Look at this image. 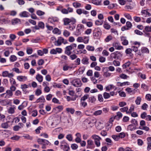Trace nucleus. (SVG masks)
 Masks as SVG:
<instances>
[{"mask_svg": "<svg viewBox=\"0 0 151 151\" xmlns=\"http://www.w3.org/2000/svg\"><path fill=\"white\" fill-rule=\"evenodd\" d=\"M118 93H119V95L121 97H125L126 96V94L124 91H119Z\"/></svg>", "mask_w": 151, "mask_h": 151, "instance_id": "nucleus-46", "label": "nucleus"}, {"mask_svg": "<svg viewBox=\"0 0 151 151\" xmlns=\"http://www.w3.org/2000/svg\"><path fill=\"white\" fill-rule=\"evenodd\" d=\"M89 95L88 94H86L85 95L83 96L81 99V102L82 101H84L86 100L87 99L89 98Z\"/></svg>", "mask_w": 151, "mask_h": 151, "instance_id": "nucleus-32", "label": "nucleus"}, {"mask_svg": "<svg viewBox=\"0 0 151 151\" xmlns=\"http://www.w3.org/2000/svg\"><path fill=\"white\" fill-rule=\"evenodd\" d=\"M147 32H151V28L150 26H146L145 27V30H144Z\"/></svg>", "mask_w": 151, "mask_h": 151, "instance_id": "nucleus-47", "label": "nucleus"}, {"mask_svg": "<svg viewBox=\"0 0 151 151\" xmlns=\"http://www.w3.org/2000/svg\"><path fill=\"white\" fill-rule=\"evenodd\" d=\"M6 93L7 95H8L9 96V97L12 96L13 95L12 92L10 90H8L6 91Z\"/></svg>", "mask_w": 151, "mask_h": 151, "instance_id": "nucleus-50", "label": "nucleus"}, {"mask_svg": "<svg viewBox=\"0 0 151 151\" xmlns=\"http://www.w3.org/2000/svg\"><path fill=\"white\" fill-rule=\"evenodd\" d=\"M141 51L142 53H149V50L148 49L145 47H143L142 48Z\"/></svg>", "mask_w": 151, "mask_h": 151, "instance_id": "nucleus-33", "label": "nucleus"}, {"mask_svg": "<svg viewBox=\"0 0 151 151\" xmlns=\"http://www.w3.org/2000/svg\"><path fill=\"white\" fill-rule=\"evenodd\" d=\"M147 115V114L146 112H143L141 114L140 116L142 119H144L146 117Z\"/></svg>", "mask_w": 151, "mask_h": 151, "instance_id": "nucleus-63", "label": "nucleus"}, {"mask_svg": "<svg viewBox=\"0 0 151 151\" xmlns=\"http://www.w3.org/2000/svg\"><path fill=\"white\" fill-rule=\"evenodd\" d=\"M1 104L3 106H6L9 104V101L7 100H4L1 101Z\"/></svg>", "mask_w": 151, "mask_h": 151, "instance_id": "nucleus-25", "label": "nucleus"}, {"mask_svg": "<svg viewBox=\"0 0 151 151\" xmlns=\"http://www.w3.org/2000/svg\"><path fill=\"white\" fill-rule=\"evenodd\" d=\"M77 45L75 43H73L70 45L66 46L65 49V53L68 55H70L72 53L71 50L76 47Z\"/></svg>", "mask_w": 151, "mask_h": 151, "instance_id": "nucleus-2", "label": "nucleus"}, {"mask_svg": "<svg viewBox=\"0 0 151 151\" xmlns=\"http://www.w3.org/2000/svg\"><path fill=\"white\" fill-rule=\"evenodd\" d=\"M19 15L21 17H27L30 16V14L29 12L24 11L20 13Z\"/></svg>", "mask_w": 151, "mask_h": 151, "instance_id": "nucleus-12", "label": "nucleus"}, {"mask_svg": "<svg viewBox=\"0 0 151 151\" xmlns=\"http://www.w3.org/2000/svg\"><path fill=\"white\" fill-rule=\"evenodd\" d=\"M141 98L140 97H137L135 101L136 104L137 105H139L141 101Z\"/></svg>", "mask_w": 151, "mask_h": 151, "instance_id": "nucleus-29", "label": "nucleus"}, {"mask_svg": "<svg viewBox=\"0 0 151 151\" xmlns=\"http://www.w3.org/2000/svg\"><path fill=\"white\" fill-rule=\"evenodd\" d=\"M102 110H98V111H95L94 113L93 114L94 115H95V116H97V115H100V114H101L102 113Z\"/></svg>", "mask_w": 151, "mask_h": 151, "instance_id": "nucleus-58", "label": "nucleus"}, {"mask_svg": "<svg viewBox=\"0 0 151 151\" xmlns=\"http://www.w3.org/2000/svg\"><path fill=\"white\" fill-rule=\"evenodd\" d=\"M17 59V57L14 55H12L10 58V60L11 62H14Z\"/></svg>", "mask_w": 151, "mask_h": 151, "instance_id": "nucleus-30", "label": "nucleus"}, {"mask_svg": "<svg viewBox=\"0 0 151 151\" xmlns=\"http://www.w3.org/2000/svg\"><path fill=\"white\" fill-rule=\"evenodd\" d=\"M66 110L68 112H70L71 114H73L75 111V110L73 109L72 108H67Z\"/></svg>", "mask_w": 151, "mask_h": 151, "instance_id": "nucleus-31", "label": "nucleus"}, {"mask_svg": "<svg viewBox=\"0 0 151 151\" xmlns=\"http://www.w3.org/2000/svg\"><path fill=\"white\" fill-rule=\"evenodd\" d=\"M126 26L129 29L132 27V24L130 22L127 21L126 23Z\"/></svg>", "mask_w": 151, "mask_h": 151, "instance_id": "nucleus-49", "label": "nucleus"}, {"mask_svg": "<svg viewBox=\"0 0 151 151\" xmlns=\"http://www.w3.org/2000/svg\"><path fill=\"white\" fill-rule=\"evenodd\" d=\"M37 115V111L36 110L33 111L32 112V116L33 117L36 116Z\"/></svg>", "mask_w": 151, "mask_h": 151, "instance_id": "nucleus-60", "label": "nucleus"}, {"mask_svg": "<svg viewBox=\"0 0 151 151\" xmlns=\"http://www.w3.org/2000/svg\"><path fill=\"white\" fill-rule=\"evenodd\" d=\"M44 63L43 60L41 59L38 60L37 63L38 65H42Z\"/></svg>", "mask_w": 151, "mask_h": 151, "instance_id": "nucleus-64", "label": "nucleus"}, {"mask_svg": "<svg viewBox=\"0 0 151 151\" xmlns=\"http://www.w3.org/2000/svg\"><path fill=\"white\" fill-rule=\"evenodd\" d=\"M131 122L132 123V124H133L134 126L136 127L138 125L137 122V120L134 119H132L131 121Z\"/></svg>", "mask_w": 151, "mask_h": 151, "instance_id": "nucleus-39", "label": "nucleus"}, {"mask_svg": "<svg viewBox=\"0 0 151 151\" xmlns=\"http://www.w3.org/2000/svg\"><path fill=\"white\" fill-rule=\"evenodd\" d=\"M45 84H46V87L44 88V91L46 92H48L50 90V88L47 86L48 84V83L47 82H43V85L44 86H45Z\"/></svg>", "mask_w": 151, "mask_h": 151, "instance_id": "nucleus-14", "label": "nucleus"}, {"mask_svg": "<svg viewBox=\"0 0 151 151\" xmlns=\"http://www.w3.org/2000/svg\"><path fill=\"white\" fill-rule=\"evenodd\" d=\"M89 37H83V42L85 44H87L88 43L89 39Z\"/></svg>", "mask_w": 151, "mask_h": 151, "instance_id": "nucleus-56", "label": "nucleus"}, {"mask_svg": "<svg viewBox=\"0 0 151 151\" xmlns=\"http://www.w3.org/2000/svg\"><path fill=\"white\" fill-rule=\"evenodd\" d=\"M125 90L127 91L129 93H135V89H134L133 90H132V88H126Z\"/></svg>", "mask_w": 151, "mask_h": 151, "instance_id": "nucleus-26", "label": "nucleus"}, {"mask_svg": "<svg viewBox=\"0 0 151 151\" xmlns=\"http://www.w3.org/2000/svg\"><path fill=\"white\" fill-rule=\"evenodd\" d=\"M89 59L87 57H84L81 60V62L83 64L87 65L89 63Z\"/></svg>", "mask_w": 151, "mask_h": 151, "instance_id": "nucleus-17", "label": "nucleus"}, {"mask_svg": "<svg viewBox=\"0 0 151 151\" xmlns=\"http://www.w3.org/2000/svg\"><path fill=\"white\" fill-rule=\"evenodd\" d=\"M9 122L8 121L6 122L3 123H2L1 125V127L4 129H7L8 128L9 126L8 124V123H9Z\"/></svg>", "mask_w": 151, "mask_h": 151, "instance_id": "nucleus-19", "label": "nucleus"}, {"mask_svg": "<svg viewBox=\"0 0 151 151\" xmlns=\"http://www.w3.org/2000/svg\"><path fill=\"white\" fill-rule=\"evenodd\" d=\"M122 56V52L118 51L112 53L110 55V57L111 58H117L119 59Z\"/></svg>", "mask_w": 151, "mask_h": 151, "instance_id": "nucleus-6", "label": "nucleus"}, {"mask_svg": "<svg viewBox=\"0 0 151 151\" xmlns=\"http://www.w3.org/2000/svg\"><path fill=\"white\" fill-rule=\"evenodd\" d=\"M103 27L104 28L106 29H109L111 28V26L107 23H105L104 24Z\"/></svg>", "mask_w": 151, "mask_h": 151, "instance_id": "nucleus-42", "label": "nucleus"}, {"mask_svg": "<svg viewBox=\"0 0 151 151\" xmlns=\"http://www.w3.org/2000/svg\"><path fill=\"white\" fill-rule=\"evenodd\" d=\"M128 108L127 106L124 107L120 109V110L122 112H126L127 113V112H128Z\"/></svg>", "mask_w": 151, "mask_h": 151, "instance_id": "nucleus-28", "label": "nucleus"}, {"mask_svg": "<svg viewBox=\"0 0 151 151\" xmlns=\"http://www.w3.org/2000/svg\"><path fill=\"white\" fill-rule=\"evenodd\" d=\"M91 1L93 4L97 5H99L101 4V1L99 0H92Z\"/></svg>", "mask_w": 151, "mask_h": 151, "instance_id": "nucleus-24", "label": "nucleus"}, {"mask_svg": "<svg viewBox=\"0 0 151 151\" xmlns=\"http://www.w3.org/2000/svg\"><path fill=\"white\" fill-rule=\"evenodd\" d=\"M38 26L40 28L43 29L44 28L45 24L42 22H40L38 23Z\"/></svg>", "mask_w": 151, "mask_h": 151, "instance_id": "nucleus-36", "label": "nucleus"}, {"mask_svg": "<svg viewBox=\"0 0 151 151\" xmlns=\"http://www.w3.org/2000/svg\"><path fill=\"white\" fill-rule=\"evenodd\" d=\"M121 40L122 41V44L124 45H127L128 44V41L126 39V38L124 36L121 37Z\"/></svg>", "mask_w": 151, "mask_h": 151, "instance_id": "nucleus-10", "label": "nucleus"}, {"mask_svg": "<svg viewBox=\"0 0 151 151\" xmlns=\"http://www.w3.org/2000/svg\"><path fill=\"white\" fill-rule=\"evenodd\" d=\"M71 68L72 67L66 65L63 66V69L64 71H66L68 70L69 69H71Z\"/></svg>", "mask_w": 151, "mask_h": 151, "instance_id": "nucleus-45", "label": "nucleus"}, {"mask_svg": "<svg viewBox=\"0 0 151 151\" xmlns=\"http://www.w3.org/2000/svg\"><path fill=\"white\" fill-rule=\"evenodd\" d=\"M21 23V20L20 19L16 18L15 19H12V24L15 25L17 23Z\"/></svg>", "mask_w": 151, "mask_h": 151, "instance_id": "nucleus-16", "label": "nucleus"}, {"mask_svg": "<svg viewBox=\"0 0 151 151\" xmlns=\"http://www.w3.org/2000/svg\"><path fill=\"white\" fill-rule=\"evenodd\" d=\"M112 137L115 141H118L119 139V137L118 135H113L112 136Z\"/></svg>", "mask_w": 151, "mask_h": 151, "instance_id": "nucleus-61", "label": "nucleus"}, {"mask_svg": "<svg viewBox=\"0 0 151 151\" xmlns=\"http://www.w3.org/2000/svg\"><path fill=\"white\" fill-rule=\"evenodd\" d=\"M43 77L39 74H38L36 76V79L40 82H41L43 81Z\"/></svg>", "mask_w": 151, "mask_h": 151, "instance_id": "nucleus-21", "label": "nucleus"}, {"mask_svg": "<svg viewBox=\"0 0 151 151\" xmlns=\"http://www.w3.org/2000/svg\"><path fill=\"white\" fill-rule=\"evenodd\" d=\"M127 129L129 130L132 131L135 129H136V127L133 124H131L128 126Z\"/></svg>", "mask_w": 151, "mask_h": 151, "instance_id": "nucleus-22", "label": "nucleus"}, {"mask_svg": "<svg viewBox=\"0 0 151 151\" xmlns=\"http://www.w3.org/2000/svg\"><path fill=\"white\" fill-rule=\"evenodd\" d=\"M101 35V31L99 27L95 28L93 31V36L94 39H98Z\"/></svg>", "mask_w": 151, "mask_h": 151, "instance_id": "nucleus-3", "label": "nucleus"}, {"mask_svg": "<svg viewBox=\"0 0 151 151\" xmlns=\"http://www.w3.org/2000/svg\"><path fill=\"white\" fill-rule=\"evenodd\" d=\"M78 97V96L76 95H75V97H74L71 98L69 96H67L66 99L67 101H69L71 100L72 101H74L76 100V98H77Z\"/></svg>", "mask_w": 151, "mask_h": 151, "instance_id": "nucleus-20", "label": "nucleus"}, {"mask_svg": "<svg viewBox=\"0 0 151 151\" xmlns=\"http://www.w3.org/2000/svg\"><path fill=\"white\" fill-rule=\"evenodd\" d=\"M52 102L54 103L58 104H60V103L59 102V100L56 98L54 97L52 99Z\"/></svg>", "mask_w": 151, "mask_h": 151, "instance_id": "nucleus-59", "label": "nucleus"}, {"mask_svg": "<svg viewBox=\"0 0 151 151\" xmlns=\"http://www.w3.org/2000/svg\"><path fill=\"white\" fill-rule=\"evenodd\" d=\"M71 83L74 86L78 87L81 86L82 83L81 80L79 78H76L73 80Z\"/></svg>", "mask_w": 151, "mask_h": 151, "instance_id": "nucleus-5", "label": "nucleus"}, {"mask_svg": "<svg viewBox=\"0 0 151 151\" xmlns=\"http://www.w3.org/2000/svg\"><path fill=\"white\" fill-rule=\"evenodd\" d=\"M96 99L93 96H91L88 98V101L92 103H93L96 101Z\"/></svg>", "mask_w": 151, "mask_h": 151, "instance_id": "nucleus-23", "label": "nucleus"}, {"mask_svg": "<svg viewBox=\"0 0 151 151\" xmlns=\"http://www.w3.org/2000/svg\"><path fill=\"white\" fill-rule=\"evenodd\" d=\"M63 35L66 37H68L70 34V32L67 30H65L63 32Z\"/></svg>", "mask_w": 151, "mask_h": 151, "instance_id": "nucleus-44", "label": "nucleus"}, {"mask_svg": "<svg viewBox=\"0 0 151 151\" xmlns=\"http://www.w3.org/2000/svg\"><path fill=\"white\" fill-rule=\"evenodd\" d=\"M33 50L32 48H27V52L28 54H31L32 53Z\"/></svg>", "mask_w": 151, "mask_h": 151, "instance_id": "nucleus-62", "label": "nucleus"}, {"mask_svg": "<svg viewBox=\"0 0 151 151\" xmlns=\"http://www.w3.org/2000/svg\"><path fill=\"white\" fill-rule=\"evenodd\" d=\"M84 29L83 25L79 24L77 26V32L78 33L77 35L81 34V32L83 31Z\"/></svg>", "mask_w": 151, "mask_h": 151, "instance_id": "nucleus-8", "label": "nucleus"}, {"mask_svg": "<svg viewBox=\"0 0 151 151\" xmlns=\"http://www.w3.org/2000/svg\"><path fill=\"white\" fill-rule=\"evenodd\" d=\"M78 145L76 144H73L71 145V147L73 150H76L78 148Z\"/></svg>", "mask_w": 151, "mask_h": 151, "instance_id": "nucleus-38", "label": "nucleus"}, {"mask_svg": "<svg viewBox=\"0 0 151 151\" xmlns=\"http://www.w3.org/2000/svg\"><path fill=\"white\" fill-rule=\"evenodd\" d=\"M45 102V100L43 96H42L40 97L36 101L35 103H38L39 102Z\"/></svg>", "mask_w": 151, "mask_h": 151, "instance_id": "nucleus-15", "label": "nucleus"}, {"mask_svg": "<svg viewBox=\"0 0 151 151\" xmlns=\"http://www.w3.org/2000/svg\"><path fill=\"white\" fill-rule=\"evenodd\" d=\"M52 32L53 33L55 34H60V32L59 31V29L57 28H54L52 31Z\"/></svg>", "mask_w": 151, "mask_h": 151, "instance_id": "nucleus-34", "label": "nucleus"}, {"mask_svg": "<svg viewBox=\"0 0 151 151\" xmlns=\"http://www.w3.org/2000/svg\"><path fill=\"white\" fill-rule=\"evenodd\" d=\"M92 138L94 140V142L97 147H99L100 145V140L101 139L99 136L94 134L91 136Z\"/></svg>", "mask_w": 151, "mask_h": 151, "instance_id": "nucleus-4", "label": "nucleus"}, {"mask_svg": "<svg viewBox=\"0 0 151 151\" xmlns=\"http://www.w3.org/2000/svg\"><path fill=\"white\" fill-rule=\"evenodd\" d=\"M103 22L102 21H100L99 20H97L95 21V23L96 25H101L103 24Z\"/></svg>", "mask_w": 151, "mask_h": 151, "instance_id": "nucleus-51", "label": "nucleus"}, {"mask_svg": "<svg viewBox=\"0 0 151 151\" xmlns=\"http://www.w3.org/2000/svg\"><path fill=\"white\" fill-rule=\"evenodd\" d=\"M148 107V105L145 103H144L142 106L141 108L144 110H146L147 108Z\"/></svg>", "mask_w": 151, "mask_h": 151, "instance_id": "nucleus-54", "label": "nucleus"}, {"mask_svg": "<svg viewBox=\"0 0 151 151\" xmlns=\"http://www.w3.org/2000/svg\"><path fill=\"white\" fill-rule=\"evenodd\" d=\"M103 96L104 99H108L110 97V95L109 93L105 92L104 93Z\"/></svg>", "mask_w": 151, "mask_h": 151, "instance_id": "nucleus-48", "label": "nucleus"}, {"mask_svg": "<svg viewBox=\"0 0 151 151\" xmlns=\"http://www.w3.org/2000/svg\"><path fill=\"white\" fill-rule=\"evenodd\" d=\"M42 93V91L41 90L39 89H37L35 92V94L37 96L40 95Z\"/></svg>", "mask_w": 151, "mask_h": 151, "instance_id": "nucleus-35", "label": "nucleus"}, {"mask_svg": "<svg viewBox=\"0 0 151 151\" xmlns=\"http://www.w3.org/2000/svg\"><path fill=\"white\" fill-rule=\"evenodd\" d=\"M66 138L70 141H72L73 139V137L71 134L67 135Z\"/></svg>", "mask_w": 151, "mask_h": 151, "instance_id": "nucleus-57", "label": "nucleus"}, {"mask_svg": "<svg viewBox=\"0 0 151 151\" xmlns=\"http://www.w3.org/2000/svg\"><path fill=\"white\" fill-rule=\"evenodd\" d=\"M95 147L93 141L91 140L88 139L87 141V148L88 149H93Z\"/></svg>", "mask_w": 151, "mask_h": 151, "instance_id": "nucleus-9", "label": "nucleus"}, {"mask_svg": "<svg viewBox=\"0 0 151 151\" xmlns=\"http://www.w3.org/2000/svg\"><path fill=\"white\" fill-rule=\"evenodd\" d=\"M130 64L129 62H127L123 65L122 67L124 69H125L127 67H129Z\"/></svg>", "mask_w": 151, "mask_h": 151, "instance_id": "nucleus-53", "label": "nucleus"}, {"mask_svg": "<svg viewBox=\"0 0 151 151\" xmlns=\"http://www.w3.org/2000/svg\"><path fill=\"white\" fill-rule=\"evenodd\" d=\"M73 6L76 8H79L81 7V4L78 2H74L73 4Z\"/></svg>", "mask_w": 151, "mask_h": 151, "instance_id": "nucleus-27", "label": "nucleus"}, {"mask_svg": "<svg viewBox=\"0 0 151 151\" xmlns=\"http://www.w3.org/2000/svg\"><path fill=\"white\" fill-rule=\"evenodd\" d=\"M64 24L65 25H68L67 28L70 30H73L76 27V19L71 18L70 19L65 18L63 19Z\"/></svg>", "mask_w": 151, "mask_h": 151, "instance_id": "nucleus-1", "label": "nucleus"}, {"mask_svg": "<svg viewBox=\"0 0 151 151\" xmlns=\"http://www.w3.org/2000/svg\"><path fill=\"white\" fill-rule=\"evenodd\" d=\"M64 40V38L62 37L58 38L57 41H55V45L56 46H60L61 45L62 41Z\"/></svg>", "mask_w": 151, "mask_h": 151, "instance_id": "nucleus-13", "label": "nucleus"}, {"mask_svg": "<svg viewBox=\"0 0 151 151\" xmlns=\"http://www.w3.org/2000/svg\"><path fill=\"white\" fill-rule=\"evenodd\" d=\"M8 112L9 114H13L14 112V108L12 107H11L8 110Z\"/></svg>", "mask_w": 151, "mask_h": 151, "instance_id": "nucleus-52", "label": "nucleus"}, {"mask_svg": "<svg viewBox=\"0 0 151 151\" xmlns=\"http://www.w3.org/2000/svg\"><path fill=\"white\" fill-rule=\"evenodd\" d=\"M17 79L20 82H24L27 80V77L25 76H18L17 77Z\"/></svg>", "mask_w": 151, "mask_h": 151, "instance_id": "nucleus-11", "label": "nucleus"}, {"mask_svg": "<svg viewBox=\"0 0 151 151\" xmlns=\"http://www.w3.org/2000/svg\"><path fill=\"white\" fill-rule=\"evenodd\" d=\"M61 143V144L60 145L61 149L64 151H68V150H70L69 145L65 141H62Z\"/></svg>", "mask_w": 151, "mask_h": 151, "instance_id": "nucleus-7", "label": "nucleus"}, {"mask_svg": "<svg viewBox=\"0 0 151 151\" xmlns=\"http://www.w3.org/2000/svg\"><path fill=\"white\" fill-rule=\"evenodd\" d=\"M148 9H147L146 10H142L141 11V13L142 14H144L145 15V17H147V16L148 17H150L151 16V14L149 12H148Z\"/></svg>", "mask_w": 151, "mask_h": 151, "instance_id": "nucleus-18", "label": "nucleus"}, {"mask_svg": "<svg viewBox=\"0 0 151 151\" xmlns=\"http://www.w3.org/2000/svg\"><path fill=\"white\" fill-rule=\"evenodd\" d=\"M86 49L90 51H93L94 50V47L90 45H88L87 46Z\"/></svg>", "mask_w": 151, "mask_h": 151, "instance_id": "nucleus-41", "label": "nucleus"}, {"mask_svg": "<svg viewBox=\"0 0 151 151\" xmlns=\"http://www.w3.org/2000/svg\"><path fill=\"white\" fill-rule=\"evenodd\" d=\"M37 14L39 16H41L44 15L45 13L41 10H38L36 12Z\"/></svg>", "mask_w": 151, "mask_h": 151, "instance_id": "nucleus-43", "label": "nucleus"}, {"mask_svg": "<svg viewBox=\"0 0 151 151\" xmlns=\"http://www.w3.org/2000/svg\"><path fill=\"white\" fill-rule=\"evenodd\" d=\"M132 50L130 48L127 49L125 51L126 53L127 54H129L131 56L132 55Z\"/></svg>", "mask_w": 151, "mask_h": 151, "instance_id": "nucleus-40", "label": "nucleus"}, {"mask_svg": "<svg viewBox=\"0 0 151 151\" xmlns=\"http://www.w3.org/2000/svg\"><path fill=\"white\" fill-rule=\"evenodd\" d=\"M127 103L124 101L120 102L119 104V105L120 107H123L124 106L126 105Z\"/></svg>", "mask_w": 151, "mask_h": 151, "instance_id": "nucleus-55", "label": "nucleus"}, {"mask_svg": "<svg viewBox=\"0 0 151 151\" xmlns=\"http://www.w3.org/2000/svg\"><path fill=\"white\" fill-rule=\"evenodd\" d=\"M134 110V106L133 105H132L130 109L128 111V112H127V114H131L132 112Z\"/></svg>", "mask_w": 151, "mask_h": 151, "instance_id": "nucleus-37", "label": "nucleus"}]
</instances>
